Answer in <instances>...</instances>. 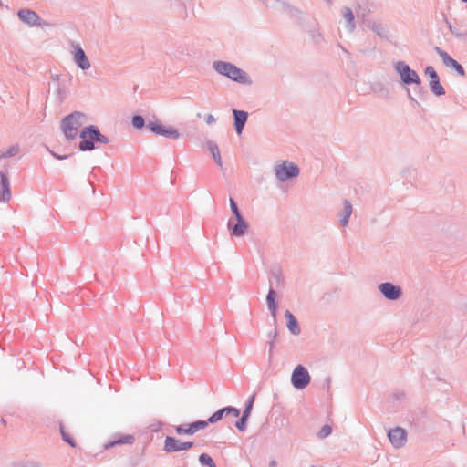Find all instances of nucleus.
Masks as SVG:
<instances>
[{
    "label": "nucleus",
    "mask_w": 467,
    "mask_h": 467,
    "mask_svg": "<svg viewBox=\"0 0 467 467\" xmlns=\"http://www.w3.org/2000/svg\"><path fill=\"white\" fill-rule=\"evenodd\" d=\"M86 121V116L80 112H74L61 121V130L67 139L74 140L77 138L78 130Z\"/></svg>",
    "instance_id": "f257e3e1"
},
{
    "label": "nucleus",
    "mask_w": 467,
    "mask_h": 467,
    "mask_svg": "<svg viewBox=\"0 0 467 467\" xmlns=\"http://www.w3.org/2000/svg\"><path fill=\"white\" fill-rule=\"evenodd\" d=\"M79 137L81 139L79 149L82 151L92 150L94 149V141L104 144L109 142V140L104 135L100 134L99 130L94 126L84 128L80 131Z\"/></svg>",
    "instance_id": "f03ea898"
},
{
    "label": "nucleus",
    "mask_w": 467,
    "mask_h": 467,
    "mask_svg": "<svg viewBox=\"0 0 467 467\" xmlns=\"http://www.w3.org/2000/svg\"><path fill=\"white\" fill-rule=\"evenodd\" d=\"M213 67L219 74L234 81L240 83H247L249 81L247 74L231 63L218 61L213 64Z\"/></svg>",
    "instance_id": "7ed1b4c3"
},
{
    "label": "nucleus",
    "mask_w": 467,
    "mask_h": 467,
    "mask_svg": "<svg viewBox=\"0 0 467 467\" xmlns=\"http://www.w3.org/2000/svg\"><path fill=\"white\" fill-rule=\"evenodd\" d=\"M291 381L295 388L305 389L310 382L309 373L303 366L298 365L292 373Z\"/></svg>",
    "instance_id": "20e7f679"
},
{
    "label": "nucleus",
    "mask_w": 467,
    "mask_h": 467,
    "mask_svg": "<svg viewBox=\"0 0 467 467\" xmlns=\"http://www.w3.org/2000/svg\"><path fill=\"white\" fill-rule=\"evenodd\" d=\"M298 174L299 169L293 162L284 161L275 167V175L280 181L296 177Z\"/></svg>",
    "instance_id": "39448f33"
},
{
    "label": "nucleus",
    "mask_w": 467,
    "mask_h": 467,
    "mask_svg": "<svg viewBox=\"0 0 467 467\" xmlns=\"http://www.w3.org/2000/svg\"><path fill=\"white\" fill-rule=\"evenodd\" d=\"M396 70L399 72L404 83H420V78L418 74L414 70L410 69V67L404 62H398L396 65Z\"/></svg>",
    "instance_id": "423d86ee"
},
{
    "label": "nucleus",
    "mask_w": 467,
    "mask_h": 467,
    "mask_svg": "<svg viewBox=\"0 0 467 467\" xmlns=\"http://www.w3.org/2000/svg\"><path fill=\"white\" fill-rule=\"evenodd\" d=\"M148 127L157 135L164 136L171 139H178L180 134L177 130L171 126H164L158 122H150Z\"/></svg>",
    "instance_id": "0eeeda50"
},
{
    "label": "nucleus",
    "mask_w": 467,
    "mask_h": 467,
    "mask_svg": "<svg viewBox=\"0 0 467 467\" xmlns=\"http://www.w3.org/2000/svg\"><path fill=\"white\" fill-rule=\"evenodd\" d=\"M192 442H181L175 438L172 437H167L164 441V451L166 452H174V451H186L192 447Z\"/></svg>",
    "instance_id": "6e6552de"
},
{
    "label": "nucleus",
    "mask_w": 467,
    "mask_h": 467,
    "mask_svg": "<svg viewBox=\"0 0 467 467\" xmlns=\"http://www.w3.org/2000/svg\"><path fill=\"white\" fill-rule=\"evenodd\" d=\"M207 426L208 421L198 420L188 425L177 426L175 431L178 434H193L200 430L205 429Z\"/></svg>",
    "instance_id": "1a4fd4ad"
},
{
    "label": "nucleus",
    "mask_w": 467,
    "mask_h": 467,
    "mask_svg": "<svg viewBox=\"0 0 467 467\" xmlns=\"http://www.w3.org/2000/svg\"><path fill=\"white\" fill-rule=\"evenodd\" d=\"M435 50L445 66L454 68L459 75L464 76L465 72L463 67L455 59L451 58L445 51L441 50L440 47H435Z\"/></svg>",
    "instance_id": "9d476101"
},
{
    "label": "nucleus",
    "mask_w": 467,
    "mask_h": 467,
    "mask_svg": "<svg viewBox=\"0 0 467 467\" xmlns=\"http://www.w3.org/2000/svg\"><path fill=\"white\" fill-rule=\"evenodd\" d=\"M389 439L396 448L402 447L406 442V431L401 428H395L389 431Z\"/></svg>",
    "instance_id": "9b49d317"
},
{
    "label": "nucleus",
    "mask_w": 467,
    "mask_h": 467,
    "mask_svg": "<svg viewBox=\"0 0 467 467\" xmlns=\"http://www.w3.org/2000/svg\"><path fill=\"white\" fill-rule=\"evenodd\" d=\"M224 415L225 416L233 415L234 417L237 418L240 415V411H239V410H237L236 408H234V407H226V408L221 409V410H217L216 412H214L208 419V420H207L208 424L209 423H215V422L219 421L220 420H222V418Z\"/></svg>",
    "instance_id": "f8f14e48"
},
{
    "label": "nucleus",
    "mask_w": 467,
    "mask_h": 467,
    "mask_svg": "<svg viewBox=\"0 0 467 467\" xmlns=\"http://www.w3.org/2000/svg\"><path fill=\"white\" fill-rule=\"evenodd\" d=\"M228 227L232 230L234 236L239 237L246 232L248 225L243 217L240 216L239 218H235V223L234 220H229Z\"/></svg>",
    "instance_id": "ddd939ff"
},
{
    "label": "nucleus",
    "mask_w": 467,
    "mask_h": 467,
    "mask_svg": "<svg viewBox=\"0 0 467 467\" xmlns=\"http://www.w3.org/2000/svg\"><path fill=\"white\" fill-rule=\"evenodd\" d=\"M380 292L389 299L395 300L400 296V289L390 283H383L379 285Z\"/></svg>",
    "instance_id": "4468645a"
},
{
    "label": "nucleus",
    "mask_w": 467,
    "mask_h": 467,
    "mask_svg": "<svg viewBox=\"0 0 467 467\" xmlns=\"http://www.w3.org/2000/svg\"><path fill=\"white\" fill-rule=\"evenodd\" d=\"M18 16L23 22L30 26L40 25V17L34 11L28 9L20 10L18 12Z\"/></svg>",
    "instance_id": "2eb2a0df"
},
{
    "label": "nucleus",
    "mask_w": 467,
    "mask_h": 467,
    "mask_svg": "<svg viewBox=\"0 0 467 467\" xmlns=\"http://www.w3.org/2000/svg\"><path fill=\"white\" fill-rule=\"evenodd\" d=\"M74 60L81 69H88L90 67V63L84 50L79 47H75Z\"/></svg>",
    "instance_id": "dca6fc26"
},
{
    "label": "nucleus",
    "mask_w": 467,
    "mask_h": 467,
    "mask_svg": "<svg viewBox=\"0 0 467 467\" xmlns=\"http://www.w3.org/2000/svg\"><path fill=\"white\" fill-rule=\"evenodd\" d=\"M0 177V202H8L11 198L9 181L4 173H1Z\"/></svg>",
    "instance_id": "f3484780"
},
{
    "label": "nucleus",
    "mask_w": 467,
    "mask_h": 467,
    "mask_svg": "<svg viewBox=\"0 0 467 467\" xmlns=\"http://www.w3.org/2000/svg\"><path fill=\"white\" fill-rule=\"evenodd\" d=\"M234 123L237 133L240 135L242 133L243 128L247 120V113L242 110H234Z\"/></svg>",
    "instance_id": "a211bd4d"
},
{
    "label": "nucleus",
    "mask_w": 467,
    "mask_h": 467,
    "mask_svg": "<svg viewBox=\"0 0 467 467\" xmlns=\"http://www.w3.org/2000/svg\"><path fill=\"white\" fill-rule=\"evenodd\" d=\"M135 439L133 435L130 434H125V435H119L117 439L114 441L109 442L105 445L106 449L111 448L116 445H122V444H132L134 442Z\"/></svg>",
    "instance_id": "6ab92c4d"
},
{
    "label": "nucleus",
    "mask_w": 467,
    "mask_h": 467,
    "mask_svg": "<svg viewBox=\"0 0 467 467\" xmlns=\"http://www.w3.org/2000/svg\"><path fill=\"white\" fill-rule=\"evenodd\" d=\"M285 317L286 318L287 327L289 328V330L295 335L299 334L300 328L298 327L296 317L292 315V313L286 310L285 313Z\"/></svg>",
    "instance_id": "aec40b11"
},
{
    "label": "nucleus",
    "mask_w": 467,
    "mask_h": 467,
    "mask_svg": "<svg viewBox=\"0 0 467 467\" xmlns=\"http://www.w3.org/2000/svg\"><path fill=\"white\" fill-rule=\"evenodd\" d=\"M266 302L273 317H275L277 312V306L275 304V293L273 289L269 290L268 295L266 296Z\"/></svg>",
    "instance_id": "412c9836"
},
{
    "label": "nucleus",
    "mask_w": 467,
    "mask_h": 467,
    "mask_svg": "<svg viewBox=\"0 0 467 467\" xmlns=\"http://www.w3.org/2000/svg\"><path fill=\"white\" fill-rule=\"evenodd\" d=\"M199 461H200L201 464L203 465V466H206V467H216L213 460L211 458L210 455H208L206 453L201 454L200 457H199Z\"/></svg>",
    "instance_id": "4be33fe9"
},
{
    "label": "nucleus",
    "mask_w": 467,
    "mask_h": 467,
    "mask_svg": "<svg viewBox=\"0 0 467 467\" xmlns=\"http://www.w3.org/2000/svg\"><path fill=\"white\" fill-rule=\"evenodd\" d=\"M431 88L436 95H442L444 93V89L442 86L440 84L439 78L435 80H431Z\"/></svg>",
    "instance_id": "5701e85b"
},
{
    "label": "nucleus",
    "mask_w": 467,
    "mask_h": 467,
    "mask_svg": "<svg viewBox=\"0 0 467 467\" xmlns=\"http://www.w3.org/2000/svg\"><path fill=\"white\" fill-rule=\"evenodd\" d=\"M343 16L348 22L349 27L352 29L354 27V15L352 11L348 8H346L344 10Z\"/></svg>",
    "instance_id": "b1692460"
},
{
    "label": "nucleus",
    "mask_w": 467,
    "mask_h": 467,
    "mask_svg": "<svg viewBox=\"0 0 467 467\" xmlns=\"http://www.w3.org/2000/svg\"><path fill=\"white\" fill-rule=\"evenodd\" d=\"M210 150L213 154V159L215 160V161L217 162L218 165H222V159H221V155H220V151H219V149L216 145H211L210 146Z\"/></svg>",
    "instance_id": "393cba45"
},
{
    "label": "nucleus",
    "mask_w": 467,
    "mask_h": 467,
    "mask_svg": "<svg viewBox=\"0 0 467 467\" xmlns=\"http://www.w3.org/2000/svg\"><path fill=\"white\" fill-rule=\"evenodd\" d=\"M254 399H255V396L253 395L250 400H249V402L246 406V408L244 409V412H243V416L244 418H249L250 414H251V410H252V408H253V404L254 402Z\"/></svg>",
    "instance_id": "a878e982"
},
{
    "label": "nucleus",
    "mask_w": 467,
    "mask_h": 467,
    "mask_svg": "<svg viewBox=\"0 0 467 467\" xmlns=\"http://www.w3.org/2000/svg\"><path fill=\"white\" fill-rule=\"evenodd\" d=\"M61 430V435L63 440L67 442L70 446L75 447L76 443L73 441V439L69 436V434L64 430L63 427L60 428Z\"/></svg>",
    "instance_id": "bb28decb"
},
{
    "label": "nucleus",
    "mask_w": 467,
    "mask_h": 467,
    "mask_svg": "<svg viewBox=\"0 0 467 467\" xmlns=\"http://www.w3.org/2000/svg\"><path fill=\"white\" fill-rule=\"evenodd\" d=\"M132 125L137 129H140L144 126V119L141 116H134L132 119Z\"/></svg>",
    "instance_id": "cd10ccee"
},
{
    "label": "nucleus",
    "mask_w": 467,
    "mask_h": 467,
    "mask_svg": "<svg viewBox=\"0 0 467 467\" xmlns=\"http://www.w3.org/2000/svg\"><path fill=\"white\" fill-rule=\"evenodd\" d=\"M230 207L235 218H239L240 216H242L237 207V204L232 198L230 199Z\"/></svg>",
    "instance_id": "c85d7f7f"
},
{
    "label": "nucleus",
    "mask_w": 467,
    "mask_h": 467,
    "mask_svg": "<svg viewBox=\"0 0 467 467\" xmlns=\"http://www.w3.org/2000/svg\"><path fill=\"white\" fill-rule=\"evenodd\" d=\"M331 431H332L331 427L329 425H325L320 430L318 436H319V438H326L328 435H330Z\"/></svg>",
    "instance_id": "c756f323"
},
{
    "label": "nucleus",
    "mask_w": 467,
    "mask_h": 467,
    "mask_svg": "<svg viewBox=\"0 0 467 467\" xmlns=\"http://www.w3.org/2000/svg\"><path fill=\"white\" fill-rule=\"evenodd\" d=\"M247 418H244V416H242L235 423V426L238 430L240 431H244L245 430V427H246V421H247Z\"/></svg>",
    "instance_id": "7c9ffc66"
},
{
    "label": "nucleus",
    "mask_w": 467,
    "mask_h": 467,
    "mask_svg": "<svg viewBox=\"0 0 467 467\" xmlns=\"http://www.w3.org/2000/svg\"><path fill=\"white\" fill-rule=\"evenodd\" d=\"M425 73H426V75H428L430 77V78L431 80H435V79L439 78L436 71L434 70V68L432 67H427Z\"/></svg>",
    "instance_id": "2f4dec72"
},
{
    "label": "nucleus",
    "mask_w": 467,
    "mask_h": 467,
    "mask_svg": "<svg viewBox=\"0 0 467 467\" xmlns=\"http://www.w3.org/2000/svg\"><path fill=\"white\" fill-rule=\"evenodd\" d=\"M344 213L347 217H349L352 213V205L348 202H345Z\"/></svg>",
    "instance_id": "473e14b6"
},
{
    "label": "nucleus",
    "mask_w": 467,
    "mask_h": 467,
    "mask_svg": "<svg viewBox=\"0 0 467 467\" xmlns=\"http://www.w3.org/2000/svg\"><path fill=\"white\" fill-rule=\"evenodd\" d=\"M205 120L207 124H213L215 121V119L213 115L209 114L206 116Z\"/></svg>",
    "instance_id": "72a5a7b5"
},
{
    "label": "nucleus",
    "mask_w": 467,
    "mask_h": 467,
    "mask_svg": "<svg viewBox=\"0 0 467 467\" xmlns=\"http://www.w3.org/2000/svg\"><path fill=\"white\" fill-rule=\"evenodd\" d=\"M18 149L16 147H14L12 148L8 153L6 154V156H13L15 155L16 152H17Z\"/></svg>",
    "instance_id": "f704fd0d"
},
{
    "label": "nucleus",
    "mask_w": 467,
    "mask_h": 467,
    "mask_svg": "<svg viewBox=\"0 0 467 467\" xmlns=\"http://www.w3.org/2000/svg\"><path fill=\"white\" fill-rule=\"evenodd\" d=\"M348 218H349V217H347L346 215H344V217L341 219V224H342L343 226H346V225L348 224Z\"/></svg>",
    "instance_id": "c9c22d12"
},
{
    "label": "nucleus",
    "mask_w": 467,
    "mask_h": 467,
    "mask_svg": "<svg viewBox=\"0 0 467 467\" xmlns=\"http://www.w3.org/2000/svg\"><path fill=\"white\" fill-rule=\"evenodd\" d=\"M277 463L275 461H271L269 463V467H276Z\"/></svg>",
    "instance_id": "e433bc0d"
},
{
    "label": "nucleus",
    "mask_w": 467,
    "mask_h": 467,
    "mask_svg": "<svg viewBox=\"0 0 467 467\" xmlns=\"http://www.w3.org/2000/svg\"><path fill=\"white\" fill-rule=\"evenodd\" d=\"M464 2H467V0H463Z\"/></svg>",
    "instance_id": "4c0bfd02"
}]
</instances>
